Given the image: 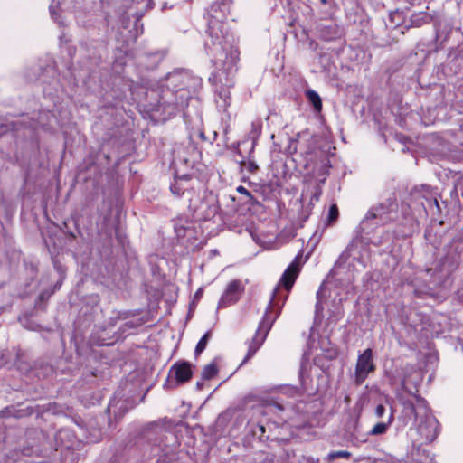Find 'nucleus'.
I'll return each instance as SVG.
<instances>
[{
	"label": "nucleus",
	"instance_id": "obj_1",
	"mask_svg": "<svg viewBox=\"0 0 463 463\" xmlns=\"http://www.w3.org/2000/svg\"><path fill=\"white\" fill-rule=\"evenodd\" d=\"M228 11L229 6L224 2H215L211 5L204 45L214 66L232 73L239 61V51L224 23Z\"/></svg>",
	"mask_w": 463,
	"mask_h": 463
},
{
	"label": "nucleus",
	"instance_id": "obj_2",
	"mask_svg": "<svg viewBox=\"0 0 463 463\" xmlns=\"http://www.w3.org/2000/svg\"><path fill=\"white\" fill-rule=\"evenodd\" d=\"M300 271V256H297L293 261L288 265L286 270L283 272L279 284L275 288L269 305L265 312V315L259 325V327L255 333V335L248 344V353L243 359L241 365L249 361L259 350L266 336L271 328L272 324L276 320L279 315V311L272 315L273 309L276 306L279 305V301H282V305L288 298V294L292 288L298 274Z\"/></svg>",
	"mask_w": 463,
	"mask_h": 463
},
{
	"label": "nucleus",
	"instance_id": "obj_3",
	"mask_svg": "<svg viewBox=\"0 0 463 463\" xmlns=\"http://www.w3.org/2000/svg\"><path fill=\"white\" fill-rule=\"evenodd\" d=\"M403 413L410 419L413 418L419 421L417 431L420 435L423 442L430 443L436 439L439 433V423L437 419L430 413L426 400L421 397H416V403L405 402L403 403Z\"/></svg>",
	"mask_w": 463,
	"mask_h": 463
},
{
	"label": "nucleus",
	"instance_id": "obj_4",
	"mask_svg": "<svg viewBox=\"0 0 463 463\" xmlns=\"http://www.w3.org/2000/svg\"><path fill=\"white\" fill-rule=\"evenodd\" d=\"M189 99L190 92L184 87H180L175 90L167 89L163 90L158 103L163 112L170 118L184 109L188 105Z\"/></svg>",
	"mask_w": 463,
	"mask_h": 463
},
{
	"label": "nucleus",
	"instance_id": "obj_5",
	"mask_svg": "<svg viewBox=\"0 0 463 463\" xmlns=\"http://www.w3.org/2000/svg\"><path fill=\"white\" fill-rule=\"evenodd\" d=\"M398 216V203L394 194L373 206L366 213L364 221L376 220V224L384 225Z\"/></svg>",
	"mask_w": 463,
	"mask_h": 463
},
{
	"label": "nucleus",
	"instance_id": "obj_6",
	"mask_svg": "<svg viewBox=\"0 0 463 463\" xmlns=\"http://www.w3.org/2000/svg\"><path fill=\"white\" fill-rule=\"evenodd\" d=\"M375 368L376 367L373 360V351L372 349L367 348L357 358L354 383L357 385L362 384L367 378L368 374L375 371Z\"/></svg>",
	"mask_w": 463,
	"mask_h": 463
},
{
	"label": "nucleus",
	"instance_id": "obj_7",
	"mask_svg": "<svg viewBox=\"0 0 463 463\" xmlns=\"http://www.w3.org/2000/svg\"><path fill=\"white\" fill-rule=\"evenodd\" d=\"M221 72L219 73V80L222 81V75L225 74V80H226V87H221L218 90V99H216L217 106L220 109H222L225 110L231 104L232 99H231V91L229 90L230 87L233 85L232 76L236 71H234L232 73H229L227 70H225L222 67H216ZM235 70L237 68L235 67Z\"/></svg>",
	"mask_w": 463,
	"mask_h": 463
},
{
	"label": "nucleus",
	"instance_id": "obj_8",
	"mask_svg": "<svg viewBox=\"0 0 463 463\" xmlns=\"http://www.w3.org/2000/svg\"><path fill=\"white\" fill-rule=\"evenodd\" d=\"M241 291L242 288L239 280L235 279L231 281L219 300L218 308H223L236 303L241 297Z\"/></svg>",
	"mask_w": 463,
	"mask_h": 463
},
{
	"label": "nucleus",
	"instance_id": "obj_9",
	"mask_svg": "<svg viewBox=\"0 0 463 463\" xmlns=\"http://www.w3.org/2000/svg\"><path fill=\"white\" fill-rule=\"evenodd\" d=\"M173 166L175 167V175L177 178L181 180H189L191 175L186 172V170H190L193 168V161L187 158L184 156L178 154L172 162Z\"/></svg>",
	"mask_w": 463,
	"mask_h": 463
},
{
	"label": "nucleus",
	"instance_id": "obj_10",
	"mask_svg": "<svg viewBox=\"0 0 463 463\" xmlns=\"http://www.w3.org/2000/svg\"><path fill=\"white\" fill-rule=\"evenodd\" d=\"M192 374L190 364L187 362L175 364L169 372V377L174 376L176 383H183L189 381Z\"/></svg>",
	"mask_w": 463,
	"mask_h": 463
},
{
	"label": "nucleus",
	"instance_id": "obj_11",
	"mask_svg": "<svg viewBox=\"0 0 463 463\" xmlns=\"http://www.w3.org/2000/svg\"><path fill=\"white\" fill-rule=\"evenodd\" d=\"M188 79H189V75L187 72L179 71H173L166 76V80L169 82L167 89H169L170 85L173 86L174 89H176V88L178 89L180 87L186 88L187 85H186L185 81Z\"/></svg>",
	"mask_w": 463,
	"mask_h": 463
},
{
	"label": "nucleus",
	"instance_id": "obj_12",
	"mask_svg": "<svg viewBox=\"0 0 463 463\" xmlns=\"http://www.w3.org/2000/svg\"><path fill=\"white\" fill-rule=\"evenodd\" d=\"M359 243V241L356 239H354L350 243L347 245L345 250L342 252V254L337 259L335 265V272L337 273V269L345 264L348 258L351 256V253L354 250V249L357 247Z\"/></svg>",
	"mask_w": 463,
	"mask_h": 463
},
{
	"label": "nucleus",
	"instance_id": "obj_13",
	"mask_svg": "<svg viewBox=\"0 0 463 463\" xmlns=\"http://www.w3.org/2000/svg\"><path fill=\"white\" fill-rule=\"evenodd\" d=\"M393 420H394V415H393V410L392 409L387 421L378 422L377 424H375L373 427V429L370 430L369 434L372 436L384 434L387 431V430L389 429V427L392 425V423L393 422Z\"/></svg>",
	"mask_w": 463,
	"mask_h": 463
},
{
	"label": "nucleus",
	"instance_id": "obj_14",
	"mask_svg": "<svg viewBox=\"0 0 463 463\" xmlns=\"http://www.w3.org/2000/svg\"><path fill=\"white\" fill-rule=\"evenodd\" d=\"M305 94L308 102L313 106L314 110L319 113L322 110V100L318 93L313 90H307Z\"/></svg>",
	"mask_w": 463,
	"mask_h": 463
},
{
	"label": "nucleus",
	"instance_id": "obj_15",
	"mask_svg": "<svg viewBox=\"0 0 463 463\" xmlns=\"http://www.w3.org/2000/svg\"><path fill=\"white\" fill-rule=\"evenodd\" d=\"M218 373V368L215 363H211L205 365L202 371V377L204 380L213 378Z\"/></svg>",
	"mask_w": 463,
	"mask_h": 463
},
{
	"label": "nucleus",
	"instance_id": "obj_16",
	"mask_svg": "<svg viewBox=\"0 0 463 463\" xmlns=\"http://www.w3.org/2000/svg\"><path fill=\"white\" fill-rule=\"evenodd\" d=\"M210 336H211L210 332H207L199 340V342L197 343L196 347L194 349V354L196 356L201 354L203 352V350L205 349L207 343L210 339Z\"/></svg>",
	"mask_w": 463,
	"mask_h": 463
},
{
	"label": "nucleus",
	"instance_id": "obj_17",
	"mask_svg": "<svg viewBox=\"0 0 463 463\" xmlns=\"http://www.w3.org/2000/svg\"><path fill=\"white\" fill-rule=\"evenodd\" d=\"M182 181L183 180H181L175 176V182L174 184H172L170 186V190H171L172 194L175 196H181L182 194H184V190L186 189L185 187H184L182 185Z\"/></svg>",
	"mask_w": 463,
	"mask_h": 463
},
{
	"label": "nucleus",
	"instance_id": "obj_18",
	"mask_svg": "<svg viewBox=\"0 0 463 463\" xmlns=\"http://www.w3.org/2000/svg\"><path fill=\"white\" fill-rule=\"evenodd\" d=\"M265 410L267 413H277L284 411V406L278 402H271L266 404Z\"/></svg>",
	"mask_w": 463,
	"mask_h": 463
},
{
	"label": "nucleus",
	"instance_id": "obj_19",
	"mask_svg": "<svg viewBox=\"0 0 463 463\" xmlns=\"http://www.w3.org/2000/svg\"><path fill=\"white\" fill-rule=\"evenodd\" d=\"M339 216V211L336 204H332L329 207L328 215H327V224H331L335 222Z\"/></svg>",
	"mask_w": 463,
	"mask_h": 463
},
{
	"label": "nucleus",
	"instance_id": "obj_20",
	"mask_svg": "<svg viewBox=\"0 0 463 463\" xmlns=\"http://www.w3.org/2000/svg\"><path fill=\"white\" fill-rule=\"evenodd\" d=\"M350 458L351 453L347 450H338V451H332L328 454V459L330 461H333L336 458Z\"/></svg>",
	"mask_w": 463,
	"mask_h": 463
},
{
	"label": "nucleus",
	"instance_id": "obj_21",
	"mask_svg": "<svg viewBox=\"0 0 463 463\" xmlns=\"http://www.w3.org/2000/svg\"><path fill=\"white\" fill-rule=\"evenodd\" d=\"M281 392L294 397L298 394V389L295 386H285L281 388Z\"/></svg>",
	"mask_w": 463,
	"mask_h": 463
},
{
	"label": "nucleus",
	"instance_id": "obj_22",
	"mask_svg": "<svg viewBox=\"0 0 463 463\" xmlns=\"http://www.w3.org/2000/svg\"><path fill=\"white\" fill-rule=\"evenodd\" d=\"M389 20L395 24L394 27L399 25L400 22L402 20V14L398 11L392 12L389 14Z\"/></svg>",
	"mask_w": 463,
	"mask_h": 463
},
{
	"label": "nucleus",
	"instance_id": "obj_23",
	"mask_svg": "<svg viewBox=\"0 0 463 463\" xmlns=\"http://www.w3.org/2000/svg\"><path fill=\"white\" fill-rule=\"evenodd\" d=\"M322 291H323V286H321L320 288L317 292V301L316 304L317 312H319L320 310L323 309V307H321V303H320L321 298H322Z\"/></svg>",
	"mask_w": 463,
	"mask_h": 463
},
{
	"label": "nucleus",
	"instance_id": "obj_24",
	"mask_svg": "<svg viewBox=\"0 0 463 463\" xmlns=\"http://www.w3.org/2000/svg\"><path fill=\"white\" fill-rule=\"evenodd\" d=\"M384 412H385V407L383 404L377 405V407L375 408V415L378 418H382L383 416Z\"/></svg>",
	"mask_w": 463,
	"mask_h": 463
},
{
	"label": "nucleus",
	"instance_id": "obj_25",
	"mask_svg": "<svg viewBox=\"0 0 463 463\" xmlns=\"http://www.w3.org/2000/svg\"><path fill=\"white\" fill-rule=\"evenodd\" d=\"M237 192L241 194H245L246 196L251 198V194L242 185L237 187Z\"/></svg>",
	"mask_w": 463,
	"mask_h": 463
},
{
	"label": "nucleus",
	"instance_id": "obj_26",
	"mask_svg": "<svg viewBox=\"0 0 463 463\" xmlns=\"http://www.w3.org/2000/svg\"><path fill=\"white\" fill-rule=\"evenodd\" d=\"M50 13H51V15L52 16V18H53L55 21H57V22H58V20H57V18H56V11H55V9H54V5H53V3L50 5ZM59 23H61V22L59 21Z\"/></svg>",
	"mask_w": 463,
	"mask_h": 463
},
{
	"label": "nucleus",
	"instance_id": "obj_27",
	"mask_svg": "<svg viewBox=\"0 0 463 463\" xmlns=\"http://www.w3.org/2000/svg\"><path fill=\"white\" fill-rule=\"evenodd\" d=\"M257 169H258V165H257L254 162H250V163L249 164V170H250V172H254V171H256Z\"/></svg>",
	"mask_w": 463,
	"mask_h": 463
},
{
	"label": "nucleus",
	"instance_id": "obj_28",
	"mask_svg": "<svg viewBox=\"0 0 463 463\" xmlns=\"http://www.w3.org/2000/svg\"><path fill=\"white\" fill-rule=\"evenodd\" d=\"M165 386L167 387V388H174L175 387L173 383H172V381H170V380H167V382L165 383Z\"/></svg>",
	"mask_w": 463,
	"mask_h": 463
},
{
	"label": "nucleus",
	"instance_id": "obj_29",
	"mask_svg": "<svg viewBox=\"0 0 463 463\" xmlns=\"http://www.w3.org/2000/svg\"><path fill=\"white\" fill-rule=\"evenodd\" d=\"M318 462V459H314L312 458H309L307 459V463H317Z\"/></svg>",
	"mask_w": 463,
	"mask_h": 463
},
{
	"label": "nucleus",
	"instance_id": "obj_30",
	"mask_svg": "<svg viewBox=\"0 0 463 463\" xmlns=\"http://www.w3.org/2000/svg\"><path fill=\"white\" fill-rule=\"evenodd\" d=\"M321 1H322V3H324V4L326 2V0H321Z\"/></svg>",
	"mask_w": 463,
	"mask_h": 463
}]
</instances>
